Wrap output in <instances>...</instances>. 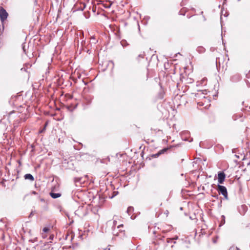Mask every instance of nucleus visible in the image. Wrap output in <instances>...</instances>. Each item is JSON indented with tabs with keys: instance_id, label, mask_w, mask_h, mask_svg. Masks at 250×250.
Returning <instances> with one entry per match:
<instances>
[{
	"instance_id": "a211bd4d",
	"label": "nucleus",
	"mask_w": 250,
	"mask_h": 250,
	"mask_svg": "<svg viewBox=\"0 0 250 250\" xmlns=\"http://www.w3.org/2000/svg\"><path fill=\"white\" fill-rule=\"evenodd\" d=\"M73 235H71V240H72L73 239Z\"/></svg>"
},
{
	"instance_id": "4be33fe9",
	"label": "nucleus",
	"mask_w": 250,
	"mask_h": 250,
	"mask_svg": "<svg viewBox=\"0 0 250 250\" xmlns=\"http://www.w3.org/2000/svg\"><path fill=\"white\" fill-rule=\"evenodd\" d=\"M250 164V162L249 163H248L247 165H249Z\"/></svg>"
},
{
	"instance_id": "f03ea898",
	"label": "nucleus",
	"mask_w": 250,
	"mask_h": 250,
	"mask_svg": "<svg viewBox=\"0 0 250 250\" xmlns=\"http://www.w3.org/2000/svg\"><path fill=\"white\" fill-rule=\"evenodd\" d=\"M8 16V13L3 8L0 9V18L2 21L5 20Z\"/></svg>"
},
{
	"instance_id": "aec40b11",
	"label": "nucleus",
	"mask_w": 250,
	"mask_h": 250,
	"mask_svg": "<svg viewBox=\"0 0 250 250\" xmlns=\"http://www.w3.org/2000/svg\"><path fill=\"white\" fill-rule=\"evenodd\" d=\"M123 226L122 225H119V226H118V228H119L121 226Z\"/></svg>"
},
{
	"instance_id": "f257e3e1",
	"label": "nucleus",
	"mask_w": 250,
	"mask_h": 250,
	"mask_svg": "<svg viewBox=\"0 0 250 250\" xmlns=\"http://www.w3.org/2000/svg\"><path fill=\"white\" fill-rule=\"evenodd\" d=\"M217 190L219 193L224 197L225 199H228V192L227 188L225 186L218 185Z\"/></svg>"
},
{
	"instance_id": "9d476101",
	"label": "nucleus",
	"mask_w": 250,
	"mask_h": 250,
	"mask_svg": "<svg viewBox=\"0 0 250 250\" xmlns=\"http://www.w3.org/2000/svg\"><path fill=\"white\" fill-rule=\"evenodd\" d=\"M49 230V229L47 227H44L42 229L43 232L44 233H46V232H48Z\"/></svg>"
},
{
	"instance_id": "5701e85b",
	"label": "nucleus",
	"mask_w": 250,
	"mask_h": 250,
	"mask_svg": "<svg viewBox=\"0 0 250 250\" xmlns=\"http://www.w3.org/2000/svg\"><path fill=\"white\" fill-rule=\"evenodd\" d=\"M171 248H173V245H172V246H171Z\"/></svg>"
},
{
	"instance_id": "f3484780",
	"label": "nucleus",
	"mask_w": 250,
	"mask_h": 250,
	"mask_svg": "<svg viewBox=\"0 0 250 250\" xmlns=\"http://www.w3.org/2000/svg\"><path fill=\"white\" fill-rule=\"evenodd\" d=\"M42 236L43 238H45L46 237L45 235H44L43 233H42Z\"/></svg>"
},
{
	"instance_id": "412c9836",
	"label": "nucleus",
	"mask_w": 250,
	"mask_h": 250,
	"mask_svg": "<svg viewBox=\"0 0 250 250\" xmlns=\"http://www.w3.org/2000/svg\"><path fill=\"white\" fill-rule=\"evenodd\" d=\"M222 217L224 219V218H225V216H224V215H222Z\"/></svg>"
},
{
	"instance_id": "ddd939ff",
	"label": "nucleus",
	"mask_w": 250,
	"mask_h": 250,
	"mask_svg": "<svg viewBox=\"0 0 250 250\" xmlns=\"http://www.w3.org/2000/svg\"><path fill=\"white\" fill-rule=\"evenodd\" d=\"M34 213H35L34 211H32L30 213L29 217H31L32 216H33L34 215Z\"/></svg>"
},
{
	"instance_id": "4468645a",
	"label": "nucleus",
	"mask_w": 250,
	"mask_h": 250,
	"mask_svg": "<svg viewBox=\"0 0 250 250\" xmlns=\"http://www.w3.org/2000/svg\"><path fill=\"white\" fill-rule=\"evenodd\" d=\"M54 238V235H50V237H49V239L50 240H53Z\"/></svg>"
},
{
	"instance_id": "20e7f679",
	"label": "nucleus",
	"mask_w": 250,
	"mask_h": 250,
	"mask_svg": "<svg viewBox=\"0 0 250 250\" xmlns=\"http://www.w3.org/2000/svg\"><path fill=\"white\" fill-rule=\"evenodd\" d=\"M172 229V227L170 225H165L162 228V232L163 233H166L167 232H168L170 231Z\"/></svg>"
},
{
	"instance_id": "39448f33",
	"label": "nucleus",
	"mask_w": 250,
	"mask_h": 250,
	"mask_svg": "<svg viewBox=\"0 0 250 250\" xmlns=\"http://www.w3.org/2000/svg\"><path fill=\"white\" fill-rule=\"evenodd\" d=\"M24 177L25 179H28V180H30L31 181H33L34 180V177L31 174H26L24 176Z\"/></svg>"
},
{
	"instance_id": "1a4fd4ad",
	"label": "nucleus",
	"mask_w": 250,
	"mask_h": 250,
	"mask_svg": "<svg viewBox=\"0 0 250 250\" xmlns=\"http://www.w3.org/2000/svg\"><path fill=\"white\" fill-rule=\"evenodd\" d=\"M167 150V148H164L162 150H161L158 153L157 155H159V154H161L164 153V152H166Z\"/></svg>"
},
{
	"instance_id": "9b49d317",
	"label": "nucleus",
	"mask_w": 250,
	"mask_h": 250,
	"mask_svg": "<svg viewBox=\"0 0 250 250\" xmlns=\"http://www.w3.org/2000/svg\"><path fill=\"white\" fill-rule=\"evenodd\" d=\"M83 208V207H79L78 209L75 211V213L78 214L79 212L80 211L82 210Z\"/></svg>"
},
{
	"instance_id": "2eb2a0df",
	"label": "nucleus",
	"mask_w": 250,
	"mask_h": 250,
	"mask_svg": "<svg viewBox=\"0 0 250 250\" xmlns=\"http://www.w3.org/2000/svg\"><path fill=\"white\" fill-rule=\"evenodd\" d=\"M132 207H130L128 208L127 210V212H128V211H129L131 210H132Z\"/></svg>"
},
{
	"instance_id": "6ab92c4d",
	"label": "nucleus",
	"mask_w": 250,
	"mask_h": 250,
	"mask_svg": "<svg viewBox=\"0 0 250 250\" xmlns=\"http://www.w3.org/2000/svg\"><path fill=\"white\" fill-rule=\"evenodd\" d=\"M46 126H47V123L45 124V126H44V128H45ZM45 128L43 129V130Z\"/></svg>"
},
{
	"instance_id": "6e6552de",
	"label": "nucleus",
	"mask_w": 250,
	"mask_h": 250,
	"mask_svg": "<svg viewBox=\"0 0 250 250\" xmlns=\"http://www.w3.org/2000/svg\"><path fill=\"white\" fill-rule=\"evenodd\" d=\"M195 96L196 97H199L201 99L205 98V96L203 95V93L201 91H199L198 93L196 94Z\"/></svg>"
},
{
	"instance_id": "dca6fc26",
	"label": "nucleus",
	"mask_w": 250,
	"mask_h": 250,
	"mask_svg": "<svg viewBox=\"0 0 250 250\" xmlns=\"http://www.w3.org/2000/svg\"><path fill=\"white\" fill-rule=\"evenodd\" d=\"M116 224H117V221L114 220L113 221V225H114V226H115L116 225Z\"/></svg>"
},
{
	"instance_id": "423d86ee",
	"label": "nucleus",
	"mask_w": 250,
	"mask_h": 250,
	"mask_svg": "<svg viewBox=\"0 0 250 250\" xmlns=\"http://www.w3.org/2000/svg\"><path fill=\"white\" fill-rule=\"evenodd\" d=\"M178 236H176L173 238H167V243H173L174 244H175L176 243L175 240L178 239Z\"/></svg>"
},
{
	"instance_id": "0eeeda50",
	"label": "nucleus",
	"mask_w": 250,
	"mask_h": 250,
	"mask_svg": "<svg viewBox=\"0 0 250 250\" xmlns=\"http://www.w3.org/2000/svg\"><path fill=\"white\" fill-rule=\"evenodd\" d=\"M50 195L51 197L54 199L57 198L61 196V194L59 193L50 192Z\"/></svg>"
},
{
	"instance_id": "f8f14e48",
	"label": "nucleus",
	"mask_w": 250,
	"mask_h": 250,
	"mask_svg": "<svg viewBox=\"0 0 250 250\" xmlns=\"http://www.w3.org/2000/svg\"><path fill=\"white\" fill-rule=\"evenodd\" d=\"M111 3H110L109 4H104V6L106 8H109L111 6Z\"/></svg>"
},
{
	"instance_id": "7ed1b4c3",
	"label": "nucleus",
	"mask_w": 250,
	"mask_h": 250,
	"mask_svg": "<svg viewBox=\"0 0 250 250\" xmlns=\"http://www.w3.org/2000/svg\"><path fill=\"white\" fill-rule=\"evenodd\" d=\"M226 175L224 172H219L218 174V182L219 184H223L225 181Z\"/></svg>"
}]
</instances>
